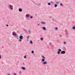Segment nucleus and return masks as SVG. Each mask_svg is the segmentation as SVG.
Wrapping results in <instances>:
<instances>
[{
  "instance_id": "obj_1",
  "label": "nucleus",
  "mask_w": 75,
  "mask_h": 75,
  "mask_svg": "<svg viewBox=\"0 0 75 75\" xmlns=\"http://www.w3.org/2000/svg\"><path fill=\"white\" fill-rule=\"evenodd\" d=\"M23 36L22 35L20 36H19V41L21 42L22 41V40H23Z\"/></svg>"
},
{
  "instance_id": "obj_2",
  "label": "nucleus",
  "mask_w": 75,
  "mask_h": 75,
  "mask_svg": "<svg viewBox=\"0 0 75 75\" xmlns=\"http://www.w3.org/2000/svg\"><path fill=\"white\" fill-rule=\"evenodd\" d=\"M12 35L13 36H16L17 34H16V32L13 31L12 33Z\"/></svg>"
},
{
  "instance_id": "obj_3",
  "label": "nucleus",
  "mask_w": 75,
  "mask_h": 75,
  "mask_svg": "<svg viewBox=\"0 0 75 75\" xmlns=\"http://www.w3.org/2000/svg\"><path fill=\"white\" fill-rule=\"evenodd\" d=\"M9 7L10 8V10H11L13 9V6L11 5H10L9 6Z\"/></svg>"
},
{
  "instance_id": "obj_4",
  "label": "nucleus",
  "mask_w": 75,
  "mask_h": 75,
  "mask_svg": "<svg viewBox=\"0 0 75 75\" xmlns=\"http://www.w3.org/2000/svg\"><path fill=\"white\" fill-rule=\"evenodd\" d=\"M42 64L43 65H45L46 64H47V61L43 62H42Z\"/></svg>"
},
{
  "instance_id": "obj_5",
  "label": "nucleus",
  "mask_w": 75,
  "mask_h": 75,
  "mask_svg": "<svg viewBox=\"0 0 75 75\" xmlns=\"http://www.w3.org/2000/svg\"><path fill=\"white\" fill-rule=\"evenodd\" d=\"M61 54H65V51H62L61 52Z\"/></svg>"
},
{
  "instance_id": "obj_6",
  "label": "nucleus",
  "mask_w": 75,
  "mask_h": 75,
  "mask_svg": "<svg viewBox=\"0 0 75 75\" xmlns=\"http://www.w3.org/2000/svg\"><path fill=\"white\" fill-rule=\"evenodd\" d=\"M22 11H23V10L21 8H19V12H22Z\"/></svg>"
},
{
  "instance_id": "obj_7",
  "label": "nucleus",
  "mask_w": 75,
  "mask_h": 75,
  "mask_svg": "<svg viewBox=\"0 0 75 75\" xmlns=\"http://www.w3.org/2000/svg\"><path fill=\"white\" fill-rule=\"evenodd\" d=\"M31 30H28V33L29 34H31Z\"/></svg>"
},
{
  "instance_id": "obj_8",
  "label": "nucleus",
  "mask_w": 75,
  "mask_h": 75,
  "mask_svg": "<svg viewBox=\"0 0 75 75\" xmlns=\"http://www.w3.org/2000/svg\"><path fill=\"white\" fill-rule=\"evenodd\" d=\"M26 17H27V18H28V17H30V15L27 14L26 15Z\"/></svg>"
},
{
  "instance_id": "obj_9",
  "label": "nucleus",
  "mask_w": 75,
  "mask_h": 75,
  "mask_svg": "<svg viewBox=\"0 0 75 75\" xmlns=\"http://www.w3.org/2000/svg\"><path fill=\"white\" fill-rule=\"evenodd\" d=\"M41 24H46V23L45 22H41Z\"/></svg>"
},
{
  "instance_id": "obj_10",
  "label": "nucleus",
  "mask_w": 75,
  "mask_h": 75,
  "mask_svg": "<svg viewBox=\"0 0 75 75\" xmlns=\"http://www.w3.org/2000/svg\"><path fill=\"white\" fill-rule=\"evenodd\" d=\"M22 69H23V70H25V68L24 67H22Z\"/></svg>"
},
{
  "instance_id": "obj_11",
  "label": "nucleus",
  "mask_w": 75,
  "mask_h": 75,
  "mask_svg": "<svg viewBox=\"0 0 75 75\" xmlns=\"http://www.w3.org/2000/svg\"><path fill=\"white\" fill-rule=\"evenodd\" d=\"M42 62H44L45 61V59H42Z\"/></svg>"
},
{
  "instance_id": "obj_12",
  "label": "nucleus",
  "mask_w": 75,
  "mask_h": 75,
  "mask_svg": "<svg viewBox=\"0 0 75 75\" xmlns=\"http://www.w3.org/2000/svg\"><path fill=\"white\" fill-rule=\"evenodd\" d=\"M43 29L44 30H46V28L45 27H43Z\"/></svg>"
},
{
  "instance_id": "obj_13",
  "label": "nucleus",
  "mask_w": 75,
  "mask_h": 75,
  "mask_svg": "<svg viewBox=\"0 0 75 75\" xmlns=\"http://www.w3.org/2000/svg\"><path fill=\"white\" fill-rule=\"evenodd\" d=\"M41 57H43V59H45V57L43 56L42 55L41 56Z\"/></svg>"
},
{
  "instance_id": "obj_14",
  "label": "nucleus",
  "mask_w": 75,
  "mask_h": 75,
  "mask_svg": "<svg viewBox=\"0 0 75 75\" xmlns=\"http://www.w3.org/2000/svg\"><path fill=\"white\" fill-rule=\"evenodd\" d=\"M57 6H58V5H57V4H55L54 5V7L55 8H56V7H57Z\"/></svg>"
},
{
  "instance_id": "obj_15",
  "label": "nucleus",
  "mask_w": 75,
  "mask_h": 75,
  "mask_svg": "<svg viewBox=\"0 0 75 75\" xmlns=\"http://www.w3.org/2000/svg\"><path fill=\"white\" fill-rule=\"evenodd\" d=\"M54 29H55V30H58V28L56 27V28H54Z\"/></svg>"
},
{
  "instance_id": "obj_16",
  "label": "nucleus",
  "mask_w": 75,
  "mask_h": 75,
  "mask_svg": "<svg viewBox=\"0 0 75 75\" xmlns=\"http://www.w3.org/2000/svg\"><path fill=\"white\" fill-rule=\"evenodd\" d=\"M58 51L59 52H61V49H58Z\"/></svg>"
},
{
  "instance_id": "obj_17",
  "label": "nucleus",
  "mask_w": 75,
  "mask_h": 75,
  "mask_svg": "<svg viewBox=\"0 0 75 75\" xmlns=\"http://www.w3.org/2000/svg\"><path fill=\"white\" fill-rule=\"evenodd\" d=\"M72 29H73V30H75V27L74 26V27H73L72 28Z\"/></svg>"
},
{
  "instance_id": "obj_18",
  "label": "nucleus",
  "mask_w": 75,
  "mask_h": 75,
  "mask_svg": "<svg viewBox=\"0 0 75 75\" xmlns=\"http://www.w3.org/2000/svg\"><path fill=\"white\" fill-rule=\"evenodd\" d=\"M60 6H63V4H62V3H61L60 4Z\"/></svg>"
},
{
  "instance_id": "obj_19",
  "label": "nucleus",
  "mask_w": 75,
  "mask_h": 75,
  "mask_svg": "<svg viewBox=\"0 0 75 75\" xmlns=\"http://www.w3.org/2000/svg\"><path fill=\"white\" fill-rule=\"evenodd\" d=\"M40 40L41 41H42V40H43V38H40Z\"/></svg>"
},
{
  "instance_id": "obj_20",
  "label": "nucleus",
  "mask_w": 75,
  "mask_h": 75,
  "mask_svg": "<svg viewBox=\"0 0 75 75\" xmlns=\"http://www.w3.org/2000/svg\"><path fill=\"white\" fill-rule=\"evenodd\" d=\"M24 58H27V56H26V55H25V56H24Z\"/></svg>"
},
{
  "instance_id": "obj_21",
  "label": "nucleus",
  "mask_w": 75,
  "mask_h": 75,
  "mask_svg": "<svg viewBox=\"0 0 75 75\" xmlns=\"http://www.w3.org/2000/svg\"><path fill=\"white\" fill-rule=\"evenodd\" d=\"M60 53V52H59V51H58L57 52V54H59Z\"/></svg>"
},
{
  "instance_id": "obj_22",
  "label": "nucleus",
  "mask_w": 75,
  "mask_h": 75,
  "mask_svg": "<svg viewBox=\"0 0 75 75\" xmlns=\"http://www.w3.org/2000/svg\"><path fill=\"white\" fill-rule=\"evenodd\" d=\"M30 44H33V42H32V41H30Z\"/></svg>"
},
{
  "instance_id": "obj_23",
  "label": "nucleus",
  "mask_w": 75,
  "mask_h": 75,
  "mask_svg": "<svg viewBox=\"0 0 75 75\" xmlns=\"http://www.w3.org/2000/svg\"><path fill=\"white\" fill-rule=\"evenodd\" d=\"M34 52L33 51V50H32L31 51V53L32 54H34Z\"/></svg>"
},
{
  "instance_id": "obj_24",
  "label": "nucleus",
  "mask_w": 75,
  "mask_h": 75,
  "mask_svg": "<svg viewBox=\"0 0 75 75\" xmlns=\"http://www.w3.org/2000/svg\"><path fill=\"white\" fill-rule=\"evenodd\" d=\"M48 5H51V3H48Z\"/></svg>"
},
{
  "instance_id": "obj_25",
  "label": "nucleus",
  "mask_w": 75,
  "mask_h": 75,
  "mask_svg": "<svg viewBox=\"0 0 75 75\" xmlns=\"http://www.w3.org/2000/svg\"><path fill=\"white\" fill-rule=\"evenodd\" d=\"M29 38V36H28L27 37V40H28V38Z\"/></svg>"
},
{
  "instance_id": "obj_26",
  "label": "nucleus",
  "mask_w": 75,
  "mask_h": 75,
  "mask_svg": "<svg viewBox=\"0 0 75 75\" xmlns=\"http://www.w3.org/2000/svg\"><path fill=\"white\" fill-rule=\"evenodd\" d=\"M64 44H66V42H63Z\"/></svg>"
},
{
  "instance_id": "obj_27",
  "label": "nucleus",
  "mask_w": 75,
  "mask_h": 75,
  "mask_svg": "<svg viewBox=\"0 0 75 75\" xmlns=\"http://www.w3.org/2000/svg\"><path fill=\"white\" fill-rule=\"evenodd\" d=\"M33 18V16H31L30 17V18Z\"/></svg>"
},
{
  "instance_id": "obj_28",
  "label": "nucleus",
  "mask_w": 75,
  "mask_h": 75,
  "mask_svg": "<svg viewBox=\"0 0 75 75\" xmlns=\"http://www.w3.org/2000/svg\"><path fill=\"white\" fill-rule=\"evenodd\" d=\"M14 75H17V74L16 73H14L13 74Z\"/></svg>"
},
{
  "instance_id": "obj_29",
  "label": "nucleus",
  "mask_w": 75,
  "mask_h": 75,
  "mask_svg": "<svg viewBox=\"0 0 75 75\" xmlns=\"http://www.w3.org/2000/svg\"><path fill=\"white\" fill-rule=\"evenodd\" d=\"M7 27H8V25H6Z\"/></svg>"
},
{
  "instance_id": "obj_30",
  "label": "nucleus",
  "mask_w": 75,
  "mask_h": 75,
  "mask_svg": "<svg viewBox=\"0 0 75 75\" xmlns=\"http://www.w3.org/2000/svg\"><path fill=\"white\" fill-rule=\"evenodd\" d=\"M1 58V55L0 54V58Z\"/></svg>"
},
{
  "instance_id": "obj_31",
  "label": "nucleus",
  "mask_w": 75,
  "mask_h": 75,
  "mask_svg": "<svg viewBox=\"0 0 75 75\" xmlns=\"http://www.w3.org/2000/svg\"><path fill=\"white\" fill-rule=\"evenodd\" d=\"M19 73L20 74H21V71H20Z\"/></svg>"
},
{
  "instance_id": "obj_32",
  "label": "nucleus",
  "mask_w": 75,
  "mask_h": 75,
  "mask_svg": "<svg viewBox=\"0 0 75 75\" xmlns=\"http://www.w3.org/2000/svg\"><path fill=\"white\" fill-rule=\"evenodd\" d=\"M59 37H61V36L60 35H59Z\"/></svg>"
},
{
  "instance_id": "obj_33",
  "label": "nucleus",
  "mask_w": 75,
  "mask_h": 75,
  "mask_svg": "<svg viewBox=\"0 0 75 75\" xmlns=\"http://www.w3.org/2000/svg\"><path fill=\"white\" fill-rule=\"evenodd\" d=\"M51 3H52V4L53 3V2H51Z\"/></svg>"
},
{
  "instance_id": "obj_34",
  "label": "nucleus",
  "mask_w": 75,
  "mask_h": 75,
  "mask_svg": "<svg viewBox=\"0 0 75 75\" xmlns=\"http://www.w3.org/2000/svg\"><path fill=\"white\" fill-rule=\"evenodd\" d=\"M56 4H58V2H56Z\"/></svg>"
},
{
  "instance_id": "obj_35",
  "label": "nucleus",
  "mask_w": 75,
  "mask_h": 75,
  "mask_svg": "<svg viewBox=\"0 0 75 75\" xmlns=\"http://www.w3.org/2000/svg\"><path fill=\"white\" fill-rule=\"evenodd\" d=\"M8 75H11L10 74H8Z\"/></svg>"
},
{
  "instance_id": "obj_36",
  "label": "nucleus",
  "mask_w": 75,
  "mask_h": 75,
  "mask_svg": "<svg viewBox=\"0 0 75 75\" xmlns=\"http://www.w3.org/2000/svg\"><path fill=\"white\" fill-rule=\"evenodd\" d=\"M40 25V24H38V25L39 26Z\"/></svg>"
}]
</instances>
